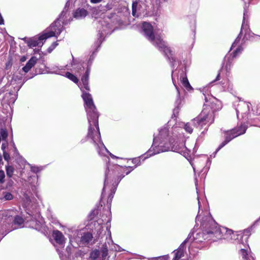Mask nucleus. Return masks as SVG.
Segmentation results:
<instances>
[{
    "mask_svg": "<svg viewBox=\"0 0 260 260\" xmlns=\"http://www.w3.org/2000/svg\"><path fill=\"white\" fill-rule=\"evenodd\" d=\"M199 211L196 218V223L197 224L201 214L203 212L202 209L201 203L198 196ZM201 228L202 231L198 232L196 236H193V232L191 231L188 234L187 238L181 244L178 249L173 251L172 253L174 257L172 260H179L184 255L185 245H189L194 243H202L205 241H216L221 239H228L233 233L232 230L225 227L219 226L218 224L207 211H204V215L201 221Z\"/></svg>",
    "mask_w": 260,
    "mask_h": 260,
    "instance_id": "1",
    "label": "nucleus"
},
{
    "mask_svg": "<svg viewBox=\"0 0 260 260\" xmlns=\"http://www.w3.org/2000/svg\"><path fill=\"white\" fill-rule=\"evenodd\" d=\"M142 30L145 37L150 41L152 44L158 49L160 51L163 52L164 55L169 61L170 64L173 69L172 71V80L174 85L177 91V98L175 102V108L173 110L172 118H176L178 115L180 108L181 101L180 99V92L179 87L176 85L175 76L176 74L177 79L180 80L184 87L187 90L192 89L190 85L186 76V68L184 66L179 67L178 69L174 70L176 59L174 56V52L167 45V43L162 39L160 35H154L153 27L149 23L144 22L142 24Z\"/></svg>",
    "mask_w": 260,
    "mask_h": 260,
    "instance_id": "2",
    "label": "nucleus"
},
{
    "mask_svg": "<svg viewBox=\"0 0 260 260\" xmlns=\"http://www.w3.org/2000/svg\"><path fill=\"white\" fill-rule=\"evenodd\" d=\"M177 126L171 128L172 134L170 135V131L167 126H164L159 131L157 137L153 136V143L150 148L141 156H145L144 160L154 155L168 151L169 150L178 152L187 158L188 155L187 148L183 146H175L174 143L175 142L176 135H174V131H176Z\"/></svg>",
    "mask_w": 260,
    "mask_h": 260,
    "instance_id": "3",
    "label": "nucleus"
},
{
    "mask_svg": "<svg viewBox=\"0 0 260 260\" xmlns=\"http://www.w3.org/2000/svg\"><path fill=\"white\" fill-rule=\"evenodd\" d=\"M78 86L82 91V98L84 102V108L87 113L89 125L86 138L91 139L99 147H102V150L105 151L106 149L102 140L99 126V114L94 104L92 96L90 93L84 90V89L86 90L87 89L84 87L82 82ZM89 90L90 89L87 91Z\"/></svg>",
    "mask_w": 260,
    "mask_h": 260,
    "instance_id": "4",
    "label": "nucleus"
},
{
    "mask_svg": "<svg viewBox=\"0 0 260 260\" xmlns=\"http://www.w3.org/2000/svg\"><path fill=\"white\" fill-rule=\"evenodd\" d=\"M110 21L111 20L110 18L101 19L99 21V25L98 27H100V28L97 35V40L94 42L93 45L94 50L90 55L88 62L86 63L87 64L86 71L84 75L81 78L84 87L87 90L89 89L88 81L91 66L96 56V54L98 51L99 48L104 40V37L111 34L114 30V29H113V26L110 23Z\"/></svg>",
    "mask_w": 260,
    "mask_h": 260,
    "instance_id": "5",
    "label": "nucleus"
},
{
    "mask_svg": "<svg viewBox=\"0 0 260 260\" xmlns=\"http://www.w3.org/2000/svg\"><path fill=\"white\" fill-rule=\"evenodd\" d=\"M123 167L118 165H112L110 162L107 164V169L105 173V180L104 187L101 194L102 199L105 196L106 190H109L110 193L109 194L107 204L110 206L116 192L117 187L121 179L125 176L121 174Z\"/></svg>",
    "mask_w": 260,
    "mask_h": 260,
    "instance_id": "6",
    "label": "nucleus"
},
{
    "mask_svg": "<svg viewBox=\"0 0 260 260\" xmlns=\"http://www.w3.org/2000/svg\"><path fill=\"white\" fill-rule=\"evenodd\" d=\"M69 6L70 3L68 2L58 17L44 31L46 36L45 38L53 37L57 38L64 29L63 25L70 23L71 17H69L70 13L68 12Z\"/></svg>",
    "mask_w": 260,
    "mask_h": 260,
    "instance_id": "7",
    "label": "nucleus"
},
{
    "mask_svg": "<svg viewBox=\"0 0 260 260\" xmlns=\"http://www.w3.org/2000/svg\"><path fill=\"white\" fill-rule=\"evenodd\" d=\"M243 31L245 32L244 37L243 38L242 41H244L245 38L246 37L247 35H249L250 32V29L249 28V25H248V30H246V28H244L242 29V27L241 28V30L234 41L233 43L232 46L231 47L230 50L234 49L236 46H238L237 48L231 53H228L224 57L223 62L222 63L223 66L221 68L220 71L223 69V66H224L225 69L227 72H229L230 70L232 64L233 60L234 58H236L238 56H239L242 52L243 49L242 47L241 44L239 45L240 42L241 41V39Z\"/></svg>",
    "mask_w": 260,
    "mask_h": 260,
    "instance_id": "8",
    "label": "nucleus"
},
{
    "mask_svg": "<svg viewBox=\"0 0 260 260\" xmlns=\"http://www.w3.org/2000/svg\"><path fill=\"white\" fill-rule=\"evenodd\" d=\"M254 223H253L251 226L244 230L243 232L242 235L239 234L237 235L238 238L240 237V253L242 256L243 260H255L253 256L251 254H248V250L249 247L247 244V240L249 237L251 235V232L252 229L254 227Z\"/></svg>",
    "mask_w": 260,
    "mask_h": 260,
    "instance_id": "9",
    "label": "nucleus"
},
{
    "mask_svg": "<svg viewBox=\"0 0 260 260\" xmlns=\"http://www.w3.org/2000/svg\"><path fill=\"white\" fill-rule=\"evenodd\" d=\"M214 120V117L212 111L204 109L197 117L192 120V123L194 127L200 129L206 126L205 129H207Z\"/></svg>",
    "mask_w": 260,
    "mask_h": 260,
    "instance_id": "10",
    "label": "nucleus"
},
{
    "mask_svg": "<svg viewBox=\"0 0 260 260\" xmlns=\"http://www.w3.org/2000/svg\"><path fill=\"white\" fill-rule=\"evenodd\" d=\"M247 129V125L245 123H242L239 126L230 130L224 131L225 140L219 145L215 153H217L233 139L245 134Z\"/></svg>",
    "mask_w": 260,
    "mask_h": 260,
    "instance_id": "11",
    "label": "nucleus"
},
{
    "mask_svg": "<svg viewBox=\"0 0 260 260\" xmlns=\"http://www.w3.org/2000/svg\"><path fill=\"white\" fill-rule=\"evenodd\" d=\"M109 216L108 217L106 216V218H108L107 219L105 218V216L103 215L102 216V219H99L98 220V223L99 224H102L104 222H106L107 224V230L108 231V235H106V242L105 243L102 245V247L101 248V251H106L107 252H108V249L110 248L111 245H112L113 244V241L111 237V233L110 231V222L111 220V212L108 213Z\"/></svg>",
    "mask_w": 260,
    "mask_h": 260,
    "instance_id": "12",
    "label": "nucleus"
},
{
    "mask_svg": "<svg viewBox=\"0 0 260 260\" xmlns=\"http://www.w3.org/2000/svg\"><path fill=\"white\" fill-rule=\"evenodd\" d=\"M14 211L7 210L0 211V222L9 223L12 221L14 224L21 225L24 222L23 219L19 215H16L13 218Z\"/></svg>",
    "mask_w": 260,
    "mask_h": 260,
    "instance_id": "13",
    "label": "nucleus"
},
{
    "mask_svg": "<svg viewBox=\"0 0 260 260\" xmlns=\"http://www.w3.org/2000/svg\"><path fill=\"white\" fill-rule=\"evenodd\" d=\"M52 236L56 242V244L54 245V246L59 255V257L61 260H64L63 255L61 253V251L60 250L59 248L61 249L64 246L65 238L62 233L58 230L54 231Z\"/></svg>",
    "mask_w": 260,
    "mask_h": 260,
    "instance_id": "14",
    "label": "nucleus"
},
{
    "mask_svg": "<svg viewBox=\"0 0 260 260\" xmlns=\"http://www.w3.org/2000/svg\"><path fill=\"white\" fill-rule=\"evenodd\" d=\"M29 215L31 216L29 226L38 231L43 230L45 227L44 221L40 213H37L35 215L29 213Z\"/></svg>",
    "mask_w": 260,
    "mask_h": 260,
    "instance_id": "15",
    "label": "nucleus"
},
{
    "mask_svg": "<svg viewBox=\"0 0 260 260\" xmlns=\"http://www.w3.org/2000/svg\"><path fill=\"white\" fill-rule=\"evenodd\" d=\"M73 60L71 63L73 68V71L81 77L84 75L86 71L87 64L79 59H75L72 55Z\"/></svg>",
    "mask_w": 260,
    "mask_h": 260,
    "instance_id": "16",
    "label": "nucleus"
},
{
    "mask_svg": "<svg viewBox=\"0 0 260 260\" xmlns=\"http://www.w3.org/2000/svg\"><path fill=\"white\" fill-rule=\"evenodd\" d=\"M46 37V36L44 32H43L42 35L38 38H34L29 39H27L26 38H24L22 39V40H23L27 43L28 46L29 48H33L37 46L41 47L43 46L44 42H45V41L48 39L45 38Z\"/></svg>",
    "mask_w": 260,
    "mask_h": 260,
    "instance_id": "17",
    "label": "nucleus"
},
{
    "mask_svg": "<svg viewBox=\"0 0 260 260\" xmlns=\"http://www.w3.org/2000/svg\"><path fill=\"white\" fill-rule=\"evenodd\" d=\"M249 4L245 3L244 6L243 16L242 23V29L246 28L248 30V25H249V17L250 13L249 12L248 8Z\"/></svg>",
    "mask_w": 260,
    "mask_h": 260,
    "instance_id": "18",
    "label": "nucleus"
},
{
    "mask_svg": "<svg viewBox=\"0 0 260 260\" xmlns=\"http://www.w3.org/2000/svg\"><path fill=\"white\" fill-rule=\"evenodd\" d=\"M140 1L136 0L132 4V15L133 16L138 17L141 14L140 12L141 6L140 4Z\"/></svg>",
    "mask_w": 260,
    "mask_h": 260,
    "instance_id": "19",
    "label": "nucleus"
},
{
    "mask_svg": "<svg viewBox=\"0 0 260 260\" xmlns=\"http://www.w3.org/2000/svg\"><path fill=\"white\" fill-rule=\"evenodd\" d=\"M86 139L87 140H90V142L92 143L94 145V146L96 148V149L97 150V152L98 153V154L102 156V155H103V156H105L106 155L107 153H109L110 155L111 156V157L112 158H118L117 157H116V156H115L114 155H113V154H112L111 153H110L108 150L107 149V148L105 146H104V147H105L106 150L105 151H103L102 149V147L101 148L100 147H98L96 145V144H95L93 141H92V140L91 139H87L86 137ZM103 143H104L103 142Z\"/></svg>",
    "mask_w": 260,
    "mask_h": 260,
    "instance_id": "20",
    "label": "nucleus"
},
{
    "mask_svg": "<svg viewBox=\"0 0 260 260\" xmlns=\"http://www.w3.org/2000/svg\"><path fill=\"white\" fill-rule=\"evenodd\" d=\"M88 12L84 8H78L73 13L74 18L77 19H81L85 18Z\"/></svg>",
    "mask_w": 260,
    "mask_h": 260,
    "instance_id": "21",
    "label": "nucleus"
},
{
    "mask_svg": "<svg viewBox=\"0 0 260 260\" xmlns=\"http://www.w3.org/2000/svg\"><path fill=\"white\" fill-rule=\"evenodd\" d=\"M17 94H15L13 91H10L5 94V98L7 99L8 104L11 109V105H13L17 99Z\"/></svg>",
    "mask_w": 260,
    "mask_h": 260,
    "instance_id": "22",
    "label": "nucleus"
},
{
    "mask_svg": "<svg viewBox=\"0 0 260 260\" xmlns=\"http://www.w3.org/2000/svg\"><path fill=\"white\" fill-rule=\"evenodd\" d=\"M37 59L36 57L32 56L27 61L26 65L22 68V71L25 73H27L30 69L34 66L37 62Z\"/></svg>",
    "mask_w": 260,
    "mask_h": 260,
    "instance_id": "23",
    "label": "nucleus"
},
{
    "mask_svg": "<svg viewBox=\"0 0 260 260\" xmlns=\"http://www.w3.org/2000/svg\"><path fill=\"white\" fill-rule=\"evenodd\" d=\"M12 151L14 152L13 157L16 159L17 162L24 165L26 162L25 160L20 155L16 147L12 149Z\"/></svg>",
    "mask_w": 260,
    "mask_h": 260,
    "instance_id": "24",
    "label": "nucleus"
},
{
    "mask_svg": "<svg viewBox=\"0 0 260 260\" xmlns=\"http://www.w3.org/2000/svg\"><path fill=\"white\" fill-rule=\"evenodd\" d=\"M93 238L92 235L90 233H85L81 238V242L84 245L88 244Z\"/></svg>",
    "mask_w": 260,
    "mask_h": 260,
    "instance_id": "25",
    "label": "nucleus"
},
{
    "mask_svg": "<svg viewBox=\"0 0 260 260\" xmlns=\"http://www.w3.org/2000/svg\"><path fill=\"white\" fill-rule=\"evenodd\" d=\"M179 127L180 128H183L185 131L189 134L192 133L193 131V128H192L190 123L189 122L186 123L181 122L179 124Z\"/></svg>",
    "mask_w": 260,
    "mask_h": 260,
    "instance_id": "26",
    "label": "nucleus"
},
{
    "mask_svg": "<svg viewBox=\"0 0 260 260\" xmlns=\"http://www.w3.org/2000/svg\"><path fill=\"white\" fill-rule=\"evenodd\" d=\"M65 76L75 83H78L79 82V79L77 77L70 72H67L66 73Z\"/></svg>",
    "mask_w": 260,
    "mask_h": 260,
    "instance_id": "27",
    "label": "nucleus"
},
{
    "mask_svg": "<svg viewBox=\"0 0 260 260\" xmlns=\"http://www.w3.org/2000/svg\"><path fill=\"white\" fill-rule=\"evenodd\" d=\"M6 171L7 176L9 178L12 177L14 171V168L11 166H6Z\"/></svg>",
    "mask_w": 260,
    "mask_h": 260,
    "instance_id": "28",
    "label": "nucleus"
},
{
    "mask_svg": "<svg viewBox=\"0 0 260 260\" xmlns=\"http://www.w3.org/2000/svg\"><path fill=\"white\" fill-rule=\"evenodd\" d=\"M3 140L6 141L8 137V132L5 129L1 128L0 129V138Z\"/></svg>",
    "mask_w": 260,
    "mask_h": 260,
    "instance_id": "29",
    "label": "nucleus"
},
{
    "mask_svg": "<svg viewBox=\"0 0 260 260\" xmlns=\"http://www.w3.org/2000/svg\"><path fill=\"white\" fill-rule=\"evenodd\" d=\"M100 255V251L98 250L92 251L90 253V256L91 259L95 260Z\"/></svg>",
    "mask_w": 260,
    "mask_h": 260,
    "instance_id": "30",
    "label": "nucleus"
},
{
    "mask_svg": "<svg viewBox=\"0 0 260 260\" xmlns=\"http://www.w3.org/2000/svg\"><path fill=\"white\" fill-rule=\"evenodd\" d=\"M52 71H49V73L51 74H55L58 75H62L60 72H59V70H60V68H58L57 66H53L51 67L50 69Z\"/></svg>",
    "mask_w": 260,
    "mask_h": 260,
    "instance_id": "31",
    "label": "nucleus"
},
{
    "mask_svg": "<svg viewBox=\"0 0 260 260\" xmlns=\"http://www.w3.org/2000/svg\"><path fill=\"white\" fill-rule=\"evenodd\" d=\"M245 107L248 109V105L246 103H243L241 104H239L238 105L237 108L236 109V113H237V118H239V114L240 112V107Z\"/></svg>",
    "mask_w": 260,
    "mask_h": 260,
    "instance_id": "32",
    "label": "nucleus"
},
{
    "mask_svg": "<svg viewBox=\"0 0 260 260\" xmlns=\"http://www.w3.org/2000/svg\"><path fill=\"white\" fill-rule=\"evenodd\" d=\"M43 170L42 167H38V166H30V170L32 172L34 173H37Z\"/></svg>",
    "mask_w": 260,
    "mask_h": 260,
    "instance_id": "33",
    "label": "nucleus"
},
{
    "mask_svg": "<svg viewBox=\"0 0 260 260\" xmlns=\"http://www.w3.org/2000/svg\"><path fill=\"white\" fill-rule=\"evenodd\" d=\"M4 198L5 200L10 201L13 199V196L11 193L9 192H6L4 193Z\"/></svg>",
    "mask_w": 260,
    "mask_h": 260,
    "instance_id": "34",
    "label": "nucleus"
},
{
    "mask_svg": "<svg viewBox=\"0 0 260 260\" xmlns=\"http://www.w3.org/2000/svg\"><path fill=\"white\" fill-rule=\"evenodd\" d=\"M5 174L3 170H0V184H3L5 182Z\"/></svg>",
    "mask_w": 260,
    "mask_h": 260,
    "instance_id": "35",
    "label": "nucleus"
},
{
    "mask_svg": "<svg viewBox=\"0 0 260 260\" xmlns=\"http://www.w3.org/2000/svg\"><path fill=\"white\" fill-rule=\"evenodd\" d=\"M58 45L57 42H53L51 45L48 48L47 51L49 53H51L55 48Z\"/></svg>",
    "mask_w": 260,
    "mask_h": 260,
    "instance_id": "36",
    "label": "nucleus"
},
{
    "mask_svg": "<svg viewBox=\"0 0 260 260\" xmlns=\"http://www.w3.org/2000/svg\"><path fill=\"white\" fill-rule=\"evenodd\" d=\"M132 161L134 164L136 165L135 166L137 167L141 165V160L139 157L133 158Z\"/></svg>",
    "mask_w": 260,
    "mask_h": 260,
    "instance_id": "37",
    "label": "nucleus"
},
{
    "mask_svg": "<svg viewBox=\"0 0 260 260\" xmlns=\"http://www.w3.org/2000/svg\"><path fill=\"white\" fill-rule=\"evenodd\" d=\"M192 20V24L190 25V27H191V30L193 31V36H194L195 34H196V20L193 17Z\"/></svg>",
    "mask_w": 260,
    "mask_h": 260,
    "instance_id": "38",
    "label": "nucleus"
},
{
    "mask_svg": "<svg viewBox=\"0 0 260 260\" xmlns=\"http://www.w3.org/2000/svg\"><path fill=\"white\" fill-rule=\"evenodd\" d=\"M71 251L72 247L70 246H68L66 248V251L68 253V259L71 260Z\"/></svg>",
    "mask_w": 260,
    "mask_h": 260,
    "instance_id": "39",
    "label": "nucleus"
},
{
    "mask_svg": "<svg viewBox=\"0 0 260 260\" xmlns=\"http://www.w3.org/2000/svg\"><path fill=\"white\" fill-rule=\"evenodd\" d=\"M98 210L96 209L92 210L89 214L90 219H92L96 215L98 214Z\"/></svg>",
    "mask_w": 260,
    "mask_h": 260,
    "instance_id": "40",
    "label": "nucleus"
},
{
    "mask_svg": "<svg viewBox=\"0 0 260 260\" xmlns=\"http://www.w3.org/2000/svg\"><path fill=\"white\" fill-rule=\"evenodd\" d=\"M108 252L105 251H100V255L101 254L102 260H108L107 256Z\"/></svg>",
    "mask_w": 260,
    "mask_h": 260,
    "instance_id": "41",
    "label": "nucleus"
},
{
    "mask_svg": "<svg viewBox=\"0 0 260 260\" xmlns=\"http://www.w3.org/2000/svg\"><path fill=\"white\" fill-rule=\"evenodd\" d=\"M3 156H4V159L6 161H9V160L10 159V157L9 153L8 152H7V151L3 152Z\"/></svg>",
    "mask_w": 260,
    "mask_h": 260,
    "instance_id": "42",
    "label": "nucleus"
},
{
    "mask_svg": "<svg viewBox=\"0 0 260 260\" xmlns=\"http://www.w3.org/2000/svg\"><path fill=\"white\" fill-rule=\"evenodd\" d=\"M203 94L204 95L205 103H206L207 104L210 102L209 101H210L211 99L213 98L212 96H210L209 94L206 95V94L204 93V92L203 93Z\"/></svg>",
    "mask_w": 260,
    "mask_h": 260,
    "instance_id": "43",
    "label": "nucleus"
},
{
    "mask_svg": "<svg viewBox=\"0 0 260 260\" xmlns=\"http://www.w3.org/2000/svg\"><path fill=\"white\" fill-rule=\"evenodd\" d=\"M82 252L80 250H76L75 252L74 256H73V259H75V257L78 258V257H81Z\"/></svg>",
    "mask_w": 260,
    "mask_h": 260,
    "instance_id": "44",
    "label": "nucleus"
},
{
    "mask_svg": "<svg viewBox=\"0 0 260 260\" xmlns=\"http://www.w3.org/2000/svg\"><path fill=\"white\" fill-rule=\"evenodd\" d=\"M8 146V142L6 141L5 142H3L2 143L1 149L3 150V152L6 151V148Z\"/></svg>",
    "mask_w": 260,
    "mask_h": 260,
    "instance_id": "45",
    "label": "nucleus"
},
{
    "mask_svg": "<svg viewBox=\"0 0 260 260\" xmlns=\"http://www.w3.org/2000/svg\"><path fill=\"white\" fill-rule=\"evenodd\" d=\"M14 182L12 179H10L8 180L7 183V187H11L12 186Z\"/></svg>",
    "mask_w": 260,
    "mask_h": 260,
    "instance_id": "46",
    "label": "nucleus"
},
{
    "mask_svg": "<svg viewBox=\"0 0 260 260\" xmlns=\"http://www.w3.org/2000/svg\"><path fill=\"white\" fill-rule=\"evenodd\" d=\"M102 0H90V2L92 4H98L101 3Z\"/></svg>",
    "mask_w": 260,
    "mask_h": 260,
    "instance_id": "47",
    "label": "nucleus"
},
{
    "mask_svg": "<svg viewBox=\"0 0 260 260\" xmlns=\"http://www.w3.org/2000/svg\"><path fill=\"white\" fill-rule=\"evenodd\" d=\"M126 169H129L130 170H131V171H132L133 170H134L135 168H137V167L136 166H133V167H131V166H129V167H126L125 166L124 167Z\"/></svg>",
    "mask_w": 260,
    "mask_h": 260,
    "instance_id": "48",
    "label": "nucleus"
},
{
    "mask_svg": "<svg viewBox=\"0 0 260 260\" xmlns=\"http://www.w3.org/2000/svg\"><path fill=\"white\" fill-rule=\"evenodd\" d=\"M4 24V20L3 19V16H2L1 14L0 13V25H3Z\"/></svg>",
    "mask_w": 260,
    "mask_h": 260,
    "instance_id": "49",
    "label": "nucleus"
},
{
    "mask_svg": "<svg viewBox=\"0 0 260 260\" xmlns=\"http://www.w3.org/2000/svg\"><path fill=\"white\" fill-rule=\"evenodd\" d=\"M220 72L218 73V74H217V76H216V79L213 81V82H215L216 81H218L220 79Z\"/></svg>",
    "mask_w": 260,
    "mask_h": 260,
    "instance_id": "50",
    "label": "nucleus"
},
{
    "mask_svg": "<svg viewBox=\"0 0 260 260\" xmlns=\"http://www.w3.org/2000/svg\"><path fill=\"white\" fill-rule=\"evenodd\" d=\"M26 57L25 56H23L21 57V58H20V61L21 62H24L26 60Z\"/></svg>",
    "mask_w": 260,
    "mask_h": 260,
    "instance_id": "51",
    "label": "nucleus"
},
{
    "mask_svg": "<svg viewBox=\"0 0 260 260\" xmlns=\"http://www.w3.org/2000/svg\"><path fill=\"white\" fill-rule=\"evenodd\" d=\"M11 144L12 145V146L13 147V149L14 148H15V147H16V145H15V143H14V142L13 141H11Z\"/></svg>",
    "mask_w": 260,
    "mask_h": 260,
    "instance_id": "52",
    "label": "nucleus"
},
{
    "mask_svg": "<svg viewBox=\"0 0 260 260\" xmlns=\"http://www.w3.org/2000/svg\"><path fill=\"white\" fill-rule=\"evenodd\" d=\"M127 170H128L125 172V175H128L132 172L131 170H129V169H127Z\"/></svg>",
    "mask_w": 260,
    "mask_h": 260,
    "instance_id": "53",
    "label": "nucleus"
},
{
    "mask_svg": "<svg viewBox=\"0 0 260 260\" xmlns=\"http://www.w3.org/2000/svg\"><path fill=\"white\" fill-rule=\"evenodd\" d=\"M7 234V233L3 234L2 237L0 238V240H2Z\"/></svg>",
    "mask_w": 260,
    "mask_h": 260,
    "instance_id": "54",
    "label": "nucleus"
},
{
    "mask_svg": "<svg viewBox=\"0 0 260 260\" xmlns=\"http://www.w3.org/2000/svg\"><path fill=\"white\" fill-rule=\"evenodd\" d=\"M260 221V217H259V218H258L257 220H256V221L254 222V225H255V224H256L258 221Z\"/></svg>",
    "mask_w": 260,
    "mask_h": 260,
    "instance_id": "55",
    "label": "nucleus"
},
{
    "mask_svg": "<svg viewBox=\"0 0 260 260\" xmlns=\"http://www.w3.org/2000/svg\"><path fill=\"white\" fill-rule=\"evenodd\" d=\"M2 160H3L2 156V155L0 154V164L2 162Z\"/></svg>",
    "mask_w": 260,
    "mask_h": 260,
    "instance_id": "56",
    "label": "nucleus"
},
{
    "mask_svg": "<svg viewBox=\"0 0 260 260\" xmlns=\"http://www.w3.org/2000/svg\"><path fill=\"white\" fill-rule=\"evenodd\" d=\"M197 183H196V189H197V193H198V188H197Z\"/></svg>",
    "mask_w": 260,
    "mask_h": 260,
    "instance_id": "57",
    "label": "nucleus"
},
{
    "mask_svg": "<svg viewBox=\"0 0 260 260\" xmlns=\"http://www.w3.org/2000/svg\"><path fill=\"white\" fill-rule=\"evenodd\" d=\"M85 141V140H83H83H82L81 141V143H83Z\"/></svg>",
    "mask_w": 260,
    "mask_h": 260,
    "instance_id": "58",
    "label": "nucleus"
},
{
    "mask_svg": "<svg viewBox=\"0 0 260 260\" xmlns=\"http://www.w3.org/2000/svg\"><path fill=\"white\" fill-rule=\"evenodd\" d=\"M191 166H192V168H193V171H194V172H195V168H194V167L193 166V165H192V164H191Z\"/></svg>",
    "mask_w": 260,
    "mask_h": 260,
    "instance_id": "59",
    "label": "nucleus"
},
{
    "mask_svg": "<svg viewBox=\"0 0 260 260\" xmlns=\"http://www.w3.org/2000/svg\"><path fill=\"white\" fill-rule=\"evenodd\" d=\"M162 1L164 2H167L168 1V0H162Z\"/></svg>",
    "mask_w": 260,
    "mask_h": 260,
    "instance_id": "60",
    "label": "nucleus"
},
{
    "mask_svg": "<svg viewBox=\"0 0 260 260\" xmlns=\"http://www.w3.org/2000/svg\"><path fill=\"white\" fill-rule=\"evenodd\" d=\"M32 77H32H30L29 78H27V79L25 80V81H26L28 79L31 78Z\"/></svg>",
    "mask_w": 260,
    "mask_h": 260,
    "instance_id": "61",
    "label": "nucleus"
},
{
    "mask_svg": "<svg viewBox=\"0 0 260 260\" xmlns=\"http://www.w3.org/2000/svg\"><path fill=\"white\" fill-rule=\"evenodd\" d=\"M211 107L212 108H213V106L212 105H211Z\"/></svg>",
    "mask_w": 260,
    "mask_h": 260,
    "instance_id": "62",
    "label": "nucleus"
},
{
    "mask_svg": "<svg viewBox=\"0 0 260 260\" xmlns=\"http://www.w3.org/2000/svg\"><path fill=\"white\" fill-rule=\"evenodd\" d=\"M21 87H20L18 89H17V91L19 90V89Z\"/></svg>",
    "mask_w": 260,
    "mask_h": 260,
    "instance_id": "63",
    "label": "nucleus"
},
{
    "mask_svg": "<svg viewBox=\"0 0 260 260\" xmlns=\"http://www.w3.org/2000/svg\"><path fill=\"white\" fill-rule=\"evenodd\" d=\"M23 84H24V83H22V85H21V86L22 85H23Z\"/></svg>",
    "mask_w": 260,
    "mask_h": 260,
    "instance_id": "64",
    "label": "nucleus"
}]
</instances>
